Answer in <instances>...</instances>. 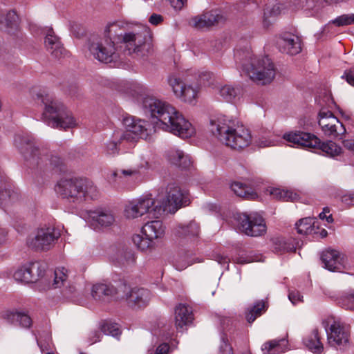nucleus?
Instances as JSON below:
<instances>
[{
  "instance_id": "obj_34",
  "label": "nucleus",
  "mask_w": 354,
  "mask_h": 354,
  "mask_svg": "<svg viewBox=\"0 0 354 354\" xmlns=\"http://www.w3.org/2000/svg\"><path fill=\"white\" fill-rule=\"evenodd\" d=\"M286 343L284 338L270 340L262 345L261 350L263 354H281L285 351Z\"/></svg>"
},
{
  "instance_id": "obj_27",
  "label": "nucleus",
  "mask_w": 354,
  "mask_h": 354,
  "mask_svg": "<svg viewBox=\"0 0 354 354\" xmlns=\"http://www.w3.org/2000/svg\"><path fill=\"white\" fill-rule=\"evenodd\" d=\"M116 293V288L110 283H97L93 285L91 290L93 299L102 301H108Z\"/></svg>"
},
{
  "instance_id": "obj_12",
  "label": "nucleus",
  "mask_w": 354,
  "mask_h": 354,
  "mask_svg": "<svg viewBox=\"0 0 354 354\" xmlns=\"http://www.w3.org/2000/svg\"><path fill=\"white\" fill-rule=\"evenodd\" d=\"M124 131H121L120 138H124L131 147L140 138L146 139L149 135L147 126L148 122L133 116H125L122 120Z\"/></svg>"
},
{
  "instance_id": "obj_20",
  "label": "nucleus",
  "mask_w": 354,
  "mask_h": 354,
  "mask_svg": "<svg viewBox=\"0 0 354 354\" xmlns=\"http://www.w3.org/2000/svg\"><path fill=\"white\" fill-rule=\"evenodd\" d=\"M125 298L129 307L141 308L146 307L149 304L151 293L146 288L134 287L126 293Z\"/></svg>"
},
{
  "instance_id": "obj_59",
  "label": "nucleus",
  "mask_w": 354,
  "mask_h": 354,
  "mask_svg": "<svg viewBox=\"0 0 354 354\" xmlns=\"http://www.w3.org/2000/svg\"><path fill=\"white\" fill-rule=\"evenodd\" d=\"M50 338L48 337L46 340H45V342L43 343L40 340H37V344L39 346L41 352L43 353L44 351H47L49 349L50 347Z\"/></svg>"
},
{
  "instance_id": "obj_41",
  "label": "nucleus",
  "mask_w": 354,
  "mask_h": 354,
  "mask_svg": "<svg viewBox=\"0 0 354 354\" xmlns=\"http://www.w3.org/2000/svg\"><path fill=\"white\" fill-rule=\"evenodd\" d=\"M14 278L19 281L24 283H32L35 281V277H32L30 272V268L28 265L24 266L14 273Z\"/></svg>"
},
{
  "instance_id": "obj_28",
  "label": "nucleus",
  "mask_w": 354,
  "mask_h": 354,
  "mask_svg": "<svg viewBox=\"0 0 354 354\" xmlns=\"http://www.w3.org/2000/svg\"><path fill=\"white\" fill-rule=\"evenodd\" d=\"M165 226L161 221L155 220L147 222L142 228V233L149 239H156L165 234Z\"/></svg>"
},
{
  "instance_id": "obj_22",
  "label": "nucleus",
  "mask_w": 354,
  "mask_h": 354,
  "mask_svg": "<svg viewBox=\"0 0 354 354\" xmlns=\"http://www.w3.org/2000/svg\"><path fill=\"white\" fill-rule=\"evenodd\" d=\"M277 45L280 51L290 55H297L301 50L300 39L294 35H284L279 38Z\"/></svg>"
},
{
  "instance_id": "obj_21",
  "label": "nucleus",
  "mask_w": 354,
  "mask_h": 354,
  "mask_svg": "<svg viewBox=\"0 0 354 354\" xmlns=\"http://www.w3.org/2000/svg\"><path fill=\"white\" fill-rule=\"evenodd\" d=\"M68 270L64 267L57 268L55 270V279L53 283V288H61V294L67 299H72L75 294L76 289L75 286L70 285L67 281Z\"/></svg>"
},
{
  "instance_id": "obj_55",
  "label": "nucleus",
  "mask_w": 354,
  "mask_h": 354,
  "mask_svg": "<svg viewBox=\"0 0 354 354\" xmlns=\"http://www.w3.org/2000/svg\"><path fill=\"white\" fill-rule=\"evenodd\" d=\"M301 298V294L298 291H291L288 294V299L294 305L296 304L297 302L300 301Z\"/></svg>"
},
{
  "instance_id": "obj_11",
  "label": "nucleus",
  "mask_w": 354,
  "mask_h": 354,
  "mask_svg": "<svg viewBox=\"0 0 354 354\" xmlns=\"http://www.w3.org/2000/svg\"><path fill=\"white\" fill-rule=\"evenodd\" d=\"M239 230L249 236H260L266 234V225L263 218L257 213H239L235 215Z\"/></svg>"
},
{
  "instance_id": "obj_5",
  "label": "nucleus",
  "mask_w": 354,
  "mask_h": 354,
  "mask_svg": "<svg viewBox=\"0 0 354 354\" xmlns=\"http://www.w3.org/2000/svg\"><path fill=\"white\" fill-rule=\"evenodd\" d=\"M234 58L237 67L241 68L251 80L258 84H269L275 76L274 64L268 57L257 59L249 51L236 50Z\"/></svg>"
},
{
  "instance_id": "obj_3",
  "label": "nucleus",
  "mask_w": 354,
  "mask_h": 354,
  "mask_svg": "<svg viewBox=\"0 0 354 354\" xmlns=\"http://www.w3.org/2000/svg\"><path fill=\"white\" fill-rule=\"evenodd\" d=\"M14 145L31 169L41 171L63 170V160L53 154L47 148L37 147L31 136L25 133L15 135Z\"/></svg>"
},
{
  "instance_id": "obj_53",
  "label": "nucleus",
  "mask_w": 354,
  "mask_h": 354,
  "mask_svg": "<svg viewBox=\"0 0 354 354\" xmlns=\"http://www.w3.org/2000/svg\"><path fill=\"white\" fill-rule=\"evenodd\" d=\"M351 86H354V68L347 70L342 77Z\"/></svg>"
},
{
  "instance_id": "obj_52",
  "label": "nucleus",
  "mask_w": 354,
  "mask_h": 354,
  "mask_svg": "<svg viewBox=\"0 0 354 354\" xmlns=\"http://www.w3.org/2000/svg\"><path fill=\"white\" fill-rule=\"evenodd\" d=\"M341 201L344 204L348 206L354 205V192L344 194L341 197Z\"/></svg>"
},
{
  "instance_id": "obj_42",
  "label": "nucleus",
  "mask_w": 354,
  "mask_h": 354,
  "mask_svg": "<svg viewBox=\"0 0 354 354\" xmlns=\"http://www.w3.org/2000/svg\"><path fill=\"white\" fill-rule=\"evenodd\" d=\"M101 331L107 335L118 337L121 334V330L118 324L111 321H103L100 324Z\"/></svg>"
},
{
  "instance_id": "obj_48",
  "label": "nucleus",
  "mask_w": 354,
  "mask_h": 354,
  "mask_svg": "<svg viewBox=\"0 0 354 354\" xmlns=\"http://www.w3.org/2000/svg\"><path fill=\"white\" fill-rule=\"evenodd\" d=\"M3 19H5L6 24L8 27L11 28H17L18 24V16L15 11L10 10L8 12L5 18L1 16L0 17V23H2Z\"/></svg>"
},
{
  "instance_id": "obj_33",
  "label": "nucleus",
  "mask_w": 354,
  "mask_h": 354,
  "mask_svg": "<svg viewBox=\"0 0 354 354\" xmlns=\"http://www.w3.org/2000/svg\"><path fill=\"white\" fill-rule=\"evenodd\" d=\"M268 302L264 300L257 301L252 307L248 308L245 311V319L251 324L259 316H261L268 308Z\"/></svg>"
},
{
  "instance_id": "obj_63",
  "label": "nucleus",
  "mask_w": 354,
  "mask_h": 354,
  "mask_svg": "<svg viewBox=\"0 0 354 354\" xmlns=\"http://www.w3.org/2000/svg\"><path fill=\"white\" fill-rule=\"evenodd\" d=\"M343 144L346 149L354 151V140H346Z\"/></svg>"
},
{
  "instance_id": "obj_13",
  "label": "nucleus",
  "mask_w": 354,
  "mask_h": 354,
  "mask_svg": "<svg viewBox=\"0 0 354 354\" xmlns=\"http://www.w3.org/2000/svg\"><path fill=\"white\" fill-rule=\"evenodd\" d=\"M109 41L106 40L93 41L89 45V51L93 56L100 62L111 63L116 62L120 59L121 54L115 44L113 43V39L111 37H106Z\"/></svg>"
},
{
  "instance_id": "obj_57",
  "label": "nucleus",
  "mask_w": 354,
  "mask_h": 354,
  "mask_svg": "<svg viewBox=\"0 0 354 354\" xmlns=\"http://www.w3.org/2000/svg\"><path fill=\"white\" fill-rule=\"evenodd\" d=\"M169 350V346L167 343H163L159 345L153 354H167Z\"/></svg>"
},
{
  "instance_id": "obj_16",
  "label": "nucleus",
  "mask_w": 354,
  "mask_h": 354,
  "mask_svg": "<svg viewBox=\"0 0 354 354\" xmlns=\"http://www.w3.org/2000/svg\"><path fill=\"white\" fill-rule=\"evenodd\" d=\"M167 81L177 97L188 103L196 100L198 93L197 86L185 84L176 75H170Z\"/></svg>"
},
{
  "instance_id": "obj_46",
  "label": "nucleus",
  "mask_w": 354,
  "mask_h": 354,
  "mask_svg": "<svg viewBox=\"0 0 354 354\" xmlns=\"http://www.w3.org/2000/svg\"><path fill=\"white\" fill-rule=\"evenodd\" d=\"M118 261L122 264H131L135 261V255L131 250H122L118 252Z\"/></svg>"
},
{
  "instance_id": "obj_58",
  "label": "nucleus",
  "mask_w": 354,
  "mask_h": 354,
  "mask_svg": "<svg viewBox=\"0 0 354 354\" xmlns=\"http://www.w3.org/2000/svg\"><path fill=\"white\" fill-rule=\"evenodd\" d=\"M162 20L163 17L160 15L155 13L152 14L149 19V21L153 25H158L162 21Z\"/></svg>"
},
{
  "instance_id": "obj_54",
  "label": "nucleus",
  "mask_w": 354,
  "mask_h": 354,
  "mask_svg": "<svg viewBox=\"0 0 354 354\" xmlns=\"http://www.w3.org/2000/svg\"><path fill=\"white\" fill-rule=\"evenodd\" d=\"M101 333L99 330H92L88 334V341L91 344L100 341Z\"/></svg>"
},
{
  "instance_id": "obj_14",
  "label": "nucleus",
  "mask_w": 354,
  "mask_h": 354,
  "mask_svg": "<svg viewBox=\"0 0 354 354\" xmlns=\"http://www.w3.org/2000/svg\"><path fill=\"white\" fill-rule=\"evenodd\" d=\"M318 117L319 126L326 136L333 138H343V136L346 133V128L330 111L322 109L319 112Z\"/></svg>"
},
{
  "instance_id": "obj_38",
  "label": "nucleus",
  "mask_w": 354,
  "mask_h": 354,
  "mask_svg": "<svg viewBox=\"0 0 354 354\" xmlns=\"http://www.w3.org/2000/svg\"><path fill=\"white\" fill-rule=\"evenodd\" d=\"M243 88L241 86H232L225 85L218 88V93L222 99L226 102H232L237 96L241 95Z\"/></svg>"
},
{
  "instance_id": "obj_64",
  "label": "nucleus",
  "mask_w": 354,
  "mask_h": 354,
  "mask_svg": "<svg viewBox=\"0 0 354 354\" xmlns=\"http://www.w3.org/2000/svg\"><path fill=\"white\" fill-rule=\"evenodd\" d=\"M319 217L320 219L322 220H324V219H326V221L328 223H333V216H332V214H329L328 216L326 215V214H325V212H321L319 214Z\"/></svg>"
},
{
  "instance_id": "obj_30",
  "label": "nucleus",
  "mask_w": 354,
  "mask_h": 354,
  "mask_svg": "<svg viewBox=\"0 0 354 354\" xmlns=\"http://www.w3.org/2000/svg\"><path fill=\"white\" fill-rule=\"evenodd\" d=\"M169 160L181 169H188L192 164L190 157L181 150H172L169 153Z\"/></svg>"
},
{
  "instance_id": "obj_24",
  "label": "nucleus",
  "mask_w": 354,
  "mask_h": 354,
  "mask_svg": "<svg viewBox=\"0 0 354 354\" xmlns=\"http://www.w3.org/2000/svg\"><path fill=\"white\" fill-rule=\"evenodd\" d=\"M44 43L47 51L55 58L60 59L65 56L66 51L61 44L59 39L54 35L52 30H49L46 35Z\"/></svg>"
},
{
  "instance_id": "obj_32",
  "label": "nucleus",
  "mask_w": 354,
  "mask_h": 354,
  "mask_svg": "<svg viewBox=\"0 0 354 354\" xmlns=\"http://www.w3.org/2000/svg\"><path fill=\"white\" fill-rule=\"evenodd\" d=\"M319 330L315 328L311 333L304 339V344L315 353H321L324 350L323 344L320 341Z\"/></svg>"
},
{
  "instance_id": "obj_36",
  "label": "nucleus",
  "mask_w": 354,
  "mask_h": 354,
  "mask_svg": "<svg viewBox=\"0 0 354 354\" xmlns=\"http://www.w3.org/2000/svg\"><path fill=\"white\" fill-rule=\"evenodd\" d=\"M272 241L273 250L277 253L293 252L296 249L293 242L285 238L275 237L272 239Z\"/></svg>"
},
{
  "instance_id": "obj_50",
  "label": "nucleus",
  "mask_w": 354,
  "mask_h": 354,
  "mask_svg": "<svg viewBox=\"0 0 354 354\" xmlns=\"http://www.w3.org/2000/svg\"><path fill=\"white\" fill-rule=\"evenodd\" d=\"M18 315L19 317L17 324H19L20 326L26 328H28L31 326L32 319L27 313L18 311Z\"/></svg>"
},
{
  "instance_id": "obj_23",
  "label": "nucleus",
  "mask_w": 354,
  "mask_h": 354,
  "mask_svg": "<svg viewBox=\"0 0 354 354\" xmlns=\"http://www.w3.org/2000/svg\"><path fill=\"white\" fill-rule=\"evenodd\" d=\"M121 131H115L113 133L112 138L109 140L105 145V152L110 156H115L118 154L120 150H127L131 147L124 138H120Z\"/></svg>"
},
{
  "instance_id": "obj_31",
  "label": "nucleus",
  "mask_w": 354,
  "mask_h": 354,
  "mask_svg": "<svg viewBox=\"0 0 354 354\" xmlns=\"http://www.w3.org/2000/svg\"><path fill=\"white\" fill-rule=\"evenodd\" d=\"M19 199L18 192L12 188V185L0 178V206L6 205L8 201Z\"/></svg>"
},
{
  "instance_id": "obj_4",
  "label": "nucleus",
  "mask_w": 354,
  "mask_h": 354,
  "mask_svg": "<svg viewBox=\"0 0 354 354\" xmlns=\"http://www.w3.org/2000/svg\"><path fill=\"white\" fill-rule=\"evenodd\" d=\"M37 103L44 105L41 119L47 125L56 129H67L77 125L76 120L72 112L61 102L46 93L39 91L33 95Z\"/></svg>"
},
{
  "instance_id": "obj_39",
  "label": "nucleus",
  "mask_w": 354,
  "mask_h": 354,
  "mask_svg": "<svg viewBox=\"0 0 354 354\" xmlns=\"http://www.w3.org/2000/svg\"><path fill=\"white\" fill-rule=\"evenodd\" d=\"M200 232V226L195 221H191L186 225H180L176 230L178 236L195 237Z\"/></svg>"
},
{
  "instance_id": "obj_18",
  "label": "nucleus",
  "mask_w": 354,
  "mask_h": 354,
  "mask_svg": "<svg viewBox=\"0 0 354 354\" xmlns=\"http://www.w3.org/2000/svg\"><path fill=\"white\" fill-rule=\"evenodd\" d=\"M225 20L226 17L221 11L212 10L192 17L191 21L194 27L202 29L222 24Z\"/></svg>"
},
{
  "instance_id": "obj_43",
  "label": "nucleus",
  "mask_w": 354,
  "mask_h": 354,
  "mask_svg": "<svg viewBox=\"0 0 354 354\" xmlns=\"http://www.w3.org/2000/svg\"><path fill=\"white\" fill-rule=\"evenodd\" d=\"M338 303L345 309L354 310V290L344 293L339 298Z\"/></svg>"
},
{
  "instance_id": "obj_45",
  "label": "nucleus",
  "mask_w": 354,
  "mask_h": 354,
  "mask_svg": "<svg viewBox=\"0 0 354 354\" xmlns=\"http://www.w3.org/2000/svg\"><path fill=\"white\" fill-rule=\"evenodd\" d=\"M28 266L32 277H35V281H37L39 277L44 276L46 269V265L44 263L38 261L32 262L28 264Z\"/></svg>"
},
{
  "instance_id": "obj_44",
  "label": "nucleus",
  "mask_w": 354,
  "mask_h": 354,
  "mask_svg": "<svg viewBox=\"0 0 354 354\" xmlns=\"http://www.w3.org/2000/svg\"><path fill=\"white\" fill-rule=\"evenodd\" d=\"M153 239L149 237H143L140 234H134L132 236V241L133 244L140 250L145 251L149 248L151 245Z\"/></svg>"
},
{
  "instance_id": "obj_2",
  "label": "nucleus",
  "mask_w": 354,
  "mask_h": 354,
  "mask_svg": "<svg viewBox=\"0 0 354 354\" xmlns=\"http://www.w3.org/2000/svg\"><path fill=\"white\" fill-rule=\"evenodd\" d=\"M143 108L160 122V127L182 138L192 136L195 129L192 124L171 104L153 97L143 100Z\"/></svg>"
},
{
  "instance_id": "obj_60",
  "label": "nucleus",
  "mask_w": 354,
  "mask_h": 354,
  "mask_svg": "<svg viewBox=\"0 0 354 354\" xmlns=\"http://www.w3.org/2000/svg\"><path fill=\"white\" fill-rule=\"evenodd\" d=\"M310 0H290V3L298 7H304Z\"/></svg>"
},
{
  "instance_id": "obj_29",
  "label": "nucleus",
  "mask_w": 354,
  "mask_h": 354,
  "mask_svg": "<svg viewBox=\"0 0 354 354\" xmlns=\"http://www.w3.org/2000/svg\"><path fill=\"white\" fill-rule=\"evenodd\" d=\"M266 192L272 196L274 199L283 201H296L299 195L291 190L281 189L279 187H269L266 189Z\"/></svg>"
},
{
  "instance_id": "obj_26",
  "label": "nucleus",
  "mask_w": 354,
  "mask_h": 354,
  "mask_svg": "<svg viewBox=\"0 0 354 354\" xmlns=\"http://www.w3.org/2000/svg\"><path fill=\"white\" fill-rule=\"evenodd\" d=\"M192 308L183 304H179L175 308V325L177 329L183 328L192 322Z\"/></svg>"
},
{
  "instance_id": "obj_47",
  "label": "nucleus",
  "mask_w": 354,
  "mask_h": 354,
  "mask_svg": "<svg viewBox=\"0 0 354 354\" xmlns=\"http://www.w3.org/2000/svg\"><path fill=\"white\" fill-rule=\"evenodd\" d=\"M332 23L337 26H344L354 24V14L340 15L333 20Z\"/></svg>"
},
{
  "instance_id": "obj_25",
  "label": "nucleus",
  "mask_w": 354,
  "mask_h": 354,
  "mask_svg": "<svg viewBox=\"0 0 354 354\" xmlns=\"http://www.w3.org/2000/svg\"><path fill=\"white\" fill-rule=\"evenodd\" d=\"M89 217L92 221L100 227H109L115 222V216L108 209H97L90 211Z\"/></svg>"
},
{
  "instance_id": "obj_17",
  "label": "nucleus",
  "mask_w": 354,
  "mask_h": 354,
  "mask_svg": "<svg viewBox=\"0 0 354 354\" xmlns=\"http://www.w3.org/2000/svg\"><path fill=\"white\" fill-rule=\"evenodd\" d=\"M155 205L151 196H142L126 205L124 215L127 218H136L149 212Z\"/></svg>"
},
{
  "instance_id": "obj_62",
  "label": "nucleus",
  "mask_w": 354,
  "mask_h": 354,
  "mask_svg": "<svg viewBox=\"0 0 354 354\" xmlns=\"http://www.w3.org/2000/svg\"><path fill=\"white\" fill-rule=\"evenodd\" d=\"M216 260L218 261V263L219 264H221V265L227 264L228 266L230 260L227 257L218 254L216 256Z\"/></svg>"
},
{
  "instance_id": "obj_6",
  "label": "nucleus",
  "mask_w": 354,
  "mask_h": 354,
  "mask_svg": "<svg viewBox=\"0 0 354 354\" xmlns=\"http://www.w3.org/2000/svg\"><path fill=\"white\" fill-rule=\"evenodd\" d=\"M210 131L222 143L234 149L246 147L252 141L248 129L243 127L234 128L232 121L225 116L211 120Z\"/></svg>"
},
{
  "instance_id": "obj_51",
  "label": "nucleus",
  "mask_w": 354,
  "mask_h": 354,
  "mask_svg": "<svg viewBox=\"0 0 354 354\" xmlns=\"http://www.w3.org/2000/svg\"><path fill=\"white\" fill-rule=\"evenodd\" d=\"M1 317L8 323L17 324L19 317L18 311L6 310L3 312Z\"/></svg>"
},
{
  "instance_id": "obj_19",
  "label": "nucleus",
  "mask_w": 354,
  "mask_h": 354,
  "mask_svg": "<svg viewBox=\"0 0 354 354\" xmlns=\"http://www.w3.org/2000/svg\"><path fill=\"white\" fill-rule=\"evenodd\" d=\"M321 260L324 267L332 272H342L345 267V255L330 248L322 252Z\"/></svg>"
},
{
  "instance_id": "obj_15",
  "label": "nucleus",
  "mask_w": 354,
  "mask_h": 354,
  "mask_svg": "<svg viewBox=\"0 0 354 354\" xmlns=\"http://www.w3.org/2000/svg\"><path fill=\"white\" fill-rule=\"evenodd\" d=\"M327 334L328 344L337 349L344 350L350 346V331L340 321L334 320L327 328L324 326Z\"/></svg>"
},
{
  "instance_id": "obj_40",
  "label": "nucleus",
  "mask_w": 354,
  "mask_h": 354,
  "mask_svg": "<svg viewBox=\"0 0 354 354\" xmlns=\"http://www.w3.org/2000/svg\"><path fill=\"white\" fill-rule=\"evenodd\" d=\"M112 176L116 183H121L124 180L131 178H137L139 176V171L137 169H116L112 173Z\"/></svg>"
},
{
  "instance_id": "obj_8",
  "label": "nucleus",
  "mask_w": 354,
  "mask_h": 354,
  "mask_svg": "<svg viewBox=\"0 0 354 354\" xmlns=\"http://www.w3.org/2000/svg\"><path fill=\"white\" fill-rule=\"evenodd\" d=\"M55 190L64 198L75 204H80L87 199L94 200L98 196L96 186L90 180L83 178H62Z\"/></svg>"
},
{
  "instance_id": "obj_61",
  "label": "nucleus",
  "mask_w": 354,
  "mask_h": 354,
  "mask_svg": "<svg viewBox=\"0 0 354 354\" xmlns=\"http://www.w3.org/2000/svg\"><path fill=\"white\" fill-rule=\"evenodd\" d=\"M269 17H274L280 13V7L279 5H274L268 11Z\"/></svg>"
},
{
  "instance_id": "obj_9",
  "label": "nucleus",
  "mask_w": 354,
  "mask_h": 354,
  "mask_svg": "<svg viewBox=\"0 0 354 354\" xmlns=\"http://www.w3.org/2000/svg\"><path fill=\"white\" fill-rule=\"evenodd\" d=\"M162 194L164 198L160 206L156 205L153 209L160 214V212L167 214H174L183 205L187 204V196L183 192L178 185L174 183H169L166 187H162L159 195Z\"/></svg>"
},
{
  "instance_id": "obj_49",
  "label": "nucleus",
  "mask_w": 354,
  "mask_h": 354,
  "mask_svg": "<svg viewBox=\"0 0 354 354\" xmlns=\"http://www.w3.org/2000/svg\"><path fill=\"white\" fill-rule=\"evenodd\" d=\"M221 344L219 346L218 354H234L232 346L229 344L225 334L221 336Z\"/></svg>"
},
{
  "instance_id": "obj_7",
  "label": "nucleus",
  "mask_w": 354,
  "mask_h": 354,
  "mask_svg": "<svg viewBox=\"0 0 354 354\" xmlns=\"http://www.w3.org/2000/svg\"><path fill=\"white\" fill-rule=\"evenodd\" d=\"M283 139L289 146L315 150L319 153L335 158L342 153V147L333 141L322 142L313 133L302 131H292L285 133Z\"/></svg>"
},
{
  "instance_id": "obj_10",
  "label": "nucleus",
  "mask_w": 354,
  "mask_h": 354,
  "mask_svg": "<svg viewBox=\"0 0 354 354\" xmlns=\"http://www.w3.org/2000/svg\"><path fill=\"white\" fill-rule=\"evenodd\" d=\"M61 236L60 230L55 226H42L38 228L35 235L28 240L30 248L39 251L51 249Z\"/></svg>"
},
{
  "instance_id": "obj_56",
  "label": "nucleus",
  "mask_w": 354,
  "mask_h": 354,
  "mask_svg": "<svg viewBox=\"0 0 354 354\" xmlns=\"http://www.w3.org/2000/svg\"><path fill=\"white\" fill-rule=\"evenodd\" d=\"M212 78V74L209 72H204L199 75V84L204 86L209 84V80Z\"/></svg>"
},
{
  "instance_id": "obj_1",
  "label": "nucleus",
  "mask_w": 354,
  "mask_h": 354,
  "mask_svg": "<svg viewBox=\"0 0 354 354\" xmlns=\"http://www.w3.org/2000/svg\"><path fill=\"white\" fill-rule=\"evenodd\" d=\"M105 37L113 39L121 55L145 56L152 49L151 37L145 30H129L128 24L115 21L107 25L104 30Z\"/></svg>"
},
{
  "instance_id": "obj_35",
  "label": "nucleus",
  "mask_w": 354,
  "mask_h": 354,
  "mask_svg": "<svg viewBox=\"0 0 354 354\" xmlns=\"http://www.w3.org/2000/svg\"><path fill=\"white\" fill-rule=\"evenodd\" d=\"M234 193L239 196L248 199H253L257 196V194L254 189L246 184L240 182H234L230 186Z\"/></svg>"
},
{
  "instance_id": "obj_37",
  "label": "nucleus",
  "mask_w": 354,
  "mask_h": 354,
  "mask_svg": "<svg viewBox=\"0 0 354 354\" xmlns=\"http://www.w3.org/2000/svg\"><path fill=\"white\" fill-rule=\"evenodd\" d=\"M315 220L313 218L306 217L301 218L295 223L297 232L300 234H311L317 233L315 230Z\"/></svg>"
}]
</instances>
